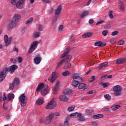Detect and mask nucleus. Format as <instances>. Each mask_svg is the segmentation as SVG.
<instances>
[{"instance_id":"obj_63","label":"nucleus","mask_w":126,"mask_h":126,"mask_svg":"<svg viewBox=\"0 0 126 126\" xmlns=\"http://www.w3.org/2000/svg\"><path fill=\"white\" fill-rule=\"evenodd\" d=\"M38 30L39 31H43V29L42 28V26L41 25H39Z\"/></svg>"},{"instance_id":"obj_27","label":"nucleus","mask_w":126,"mask_h":126,"mask_svg":"<svg viewBox=\"0 0 126 126\" xmlns=\"http://www.w3.org/2000/svg\"><path fill=\"white\" fill-rule=\"evenodd\" d=\"M7 98L9 101H11L12 99L14 98V94H8Z\"/></svg>"},{"instance_id":"obj_3","label":"nucleus","mask_w":126,"mask_h":126,"mask_svg":"<svg viewBox=\"0 0 126 126\" xmlns=\"http://www.w3.org/2000/svg\"><path fill=\"white\" fill-rule=\"evenodd\" d=\"M71 55H68L66 58H65L64 59H63L61 60L58 64L56 66V68H58V67H61V65L63 63H67L68 62H70V60H71Z\"/></svg>"},{"instance_id":"obj_60","label":"nucleus","mask_w":126,"mask_h":126,"mask_svg":"<svg viewBox=\"0 0 126 126\" xmlns=\"http://www.w3.org/2000/svg\"><path fill=\"white\" fill-rule=\"evenodd\" d=\"M89 23H90V24H92L94 23V20H93V19L89 20Z\"/></svg>"},{"instance_id":"obj_12","label":"nucleus","mask_w":126,"mask_h":126,"mask_svg":"<svg viewBox=\"0 0 126 126\" xmlns=\"http://www.w3.org/2000/svg\"><path fill=\"white\" fill-rule=\"evenodd\" d=\"M6 71H4L3 70L1 73H0V83L5 78V76H6Z\"/></svg>"},{"instance_id":"obj_57","label":"nucleus","mask_w":126,"mask_h":126,"mask_svg":"<svg viewBox=\"0 0 126 126\" xmlns=\"http://www.w3.org/2000/svg\"><path fill=\"white\" fill-rule=\"evenodd\" d=\"M103 22H104V20H101V21H99L96 24V25H98V24H101V23H103Z\"/></svg>"},{"instance_id":"obj_49","label":"nucleus","mask_w":126,"mask_h":126,"mask_svg":"<svg viewBox=\"0 0 126 126\" xmlns=\"http://www.w3.org/2000/svg\"><path fill=\"white\" fill-rule=\"evenodd\" d=\"M76 81H77V82H78V83H79V84L80 83H81V82H83V80L81 77H80V79L78 78L77 79H76Z\"/></svg>"},{"instance_id":"obj_20","label":"nucleus","mask_w":126,"mask_h":126,"mask_svg":"<svg viewBox=\"0 0 126 126\" xmlns=\"http://www.w3.org/2000/svg\"><path fill=\"white\" fill-rule=\"evenodd\" d=\"M41 61H42L41 57H36L33 59V62L36 64H39L41 63Z\"/></svg>"},{"instance_id":"obj_10","label":"nucleus","mask_w":126,"mask_h":126,"mask_svg":"<svg viewBox=\"0 0 126 126\" xmlns=\"http://www.w3.org/2000/svg\"><path fill=\"white\" fill-rule=\"evenodd\" d=\"M54 117V114L51 113L49 115V116H47L45 121H44V124L45 125H49L51 122H52V119H53Z\"/></svg>"},{"instance_id":"obj_61","label":"nucleus","mask_w":126,"mask_h":126,"mask_svg":"<svg viewBox=\"0 0 126 126\" xmlns=\"http://www.w3.org/2000/svg\"><path fill=\"white\" fill-rule=\"evenodd\" d=\"M59 31H62V30H63V25H61L60 27H59Z\"/></svg>"},{"instance_id":"obj_25","label":"nucleus","mask_w":126,"mask_h":126,"mask_svg":"<svg viewBox=\"0 0 126 126\" xmlns=\"http://www.w3.org/2000/svg\"><path fill=\"white\" fill-rule=\"evenodd\" d=\"M93 35L92 32H88L85 34H83V38H89V37H91Z\"/></svg>"},{"instance_id":"obj_56","label":"nucleus","mask_w":126,"mask_h":126,"mask_svg":"<svg viewBox=\"0 0 126 126\" xmlns=\"http://www.w3.org/2000/svg\"><path fill=\"white\" fill-rule=\"evenodd\" d=\"M35 38H38L40 37V33L38 32H36V33L35 34Z\"/></svg>"},{"instance_id":"obj_19","label":"nucleus","mask_w":126,"mask_h":126,"mask_svg":"<svg viewBox=\"0 0 126 126\" xmlns=\"http://www.w3.org/2000/svg\"><path fill=\"white\" fill-rule=\"evenodd\" d=\"M17 24V23L16 22H15L13 20L9 23L8 27L9 28H14V27H15L16 26V25Z\"/></svg>"},{"instance_id":"obj_9","label":"nucleus","mask_w":126,"mask_h":126,"mask_svg":"<svg viewBox=\"0 0 126 126\" xmlns=\"http://www.w3.org/2000/svg\"><path fill=\"white\" fill-rule=\"evenodd\" d=\"M57 77H58V75H57V72L54 71L52 73L51 77H49L48 80L51 82V83H54V82L56 79H57Z\"/></svg>"},{"instance_id":"obj_42","label":"nucleus","mask_w":126,"mask_h":126,"mask_svg":"<svg viewBox=\"0 0 126 126\" xmlns=\"http://www.w3.org/2000/svg\"><path fill=\"white\" fill-rule=\"evenodd\" d=\"M80 116H79V117H78L79 121L80 122H82L83 121H85V118L83 116H81V114H80Z\"/></svg>"},{"instance_id":"obj_37","label":"nucleus","mask_w":126,"mask_h":126,"mask_svg":"<svg viewBox=\"0 0 126 126\" xmlns=\"http://www.w3.org/2000/svg\"><path fill=\"white\" fill-rule=\"evenodd\" d=\"M104 115L103 114H97L93 116L94 119H100V118H103Z\"/></svg>"},{"instance_id":"obj_35","label":"nucleus","mask_w":126,"mask_h":126,"mask_svg":"<svg viewBox=\"0 0 126 126\" xmlns=\"http://www.w3.org/2000/svg\"><path fill=\"white\" fill-rule=\"evenodd\" d=\"M33 20H34V18L33 17L30 18V19H28V20H27L26 22V24H27V25H29L30 23H32V22H33Z\"/></svg>"},{"instance_id":"obj_1","label":"nucleus","mask_w":126,"mask_h":126,"mask_svg":"<svg viewBox=\"0 0 126 126\" xmlns=\"http://www.w3.org/2000/svg\"><path fill=\"white\" fill-rule=\"evenodd\" d=\"M19 102H21V105L22 107H25L26 104L27 103V100H28V97L25 94H22L19 98Z\"/></svg>"},{"instance_id":"obj_47","label":"nucleus","mask_w":126,"mask_h":126,"mask_svg":"<svg viewBox=\"0 0 126 126\" xmlns=\"http://www.w3.org/2000/svg\"><path fill=\"white\" fill-rule=\"evenodd\" d=\"M69 53V47H67L65 50L64 54L65 55L67 56Z\"/></svg>"},{"instance_id":"obj_11","label":"nucleus","mask_w":126,"mask_h":126,"mask_svg":"<svg viewBox=\"0 0 126 126\" xmlns=\"http://www.w3.org/2000/svg\"><path fill=\"white\" fill-rule=\"evenodd\" d=\"M16 4L17 8H23V5L25 4V0H20Z\"/></svg>"},{"instance_id":"obj_36","label":"nucleus","mask_w":126,"mask_h":126,"mask_svg":"<svg viewBox=\"0 0 126 126\" xmlns=\"http://www.w3.org/2000/svg\"><path fill=\"white\" fill-rule=\"evenodd\" d=\"M71 73L69 71H65L64 72L62 73L63 76H68L70 75Z\"/></svg>"},{"instance_id":"obj_32","label":"nucleus","mask_w":126,"mask_h":126,"mask_svg":"<svg viewBox=\"0 0 126 126\" xmlns=\"http://www.w3.org/2000/svg\"><path fill=\"white\" fill-rule=\"evenodd\" d=\"M78 82H77L76 80H74L72 81L71 83V85L73 87L76 88L77 86H78Z\"/></svg>"},{"instance_id":"obj_18","label":"nucleus","mask_w":126,"mask_h":126,"mask_svg":"<svg viewBox=\"0 0 126 126\" xmlns=\"http://www.w3.org/2000/svg\"><path fill=\"white\" fill-rule=\"evenodd\" d=\"M59 87H60V82H57L54 86V90H53V94H57V91L59 89Z\"/></svg>"},{"instance_id":"obj_55","label":"nucleus","mask_w":126,"mask_h":126,"mask_svg":"<svg viewBox=\"0 0 126 126\" xmlns=\"http://www.w3.org/2000/svg\"><path fill=\"white\" fill-rule=\"evenodd\" d=\"M64 126H69V123H68V121H64Z\"/></svg>"},{"instance_id":"obj_31","label":"nucleus","mask_w":126,"mask_h":126,"mask_svg":"<svg viewBox=\"0 0 126 126\" xmlns=\"http://www.w3.org/2000/svg\"><path fill=\"white\" fill-rule=\"evenodd\" d=\"M36 104H37V105H42V104L44 103V98H40L36 100Z\"/></svg>"},{"instance_id":"obj_16","label":"nucleus","mask_w":126,"mask_h":126,"mask_svg":"<svg viewBox=\"0 0 126 126\" xmlns=\"http://www.w3.org/2000/svg\"><path fill=\"white\" fill-rule=\"evenodd\" d=\"M62 11V5H60L56 8L55 10V15H59Z\"/></svg>"},{"instance_id":"obj_7","label":"nucleus","mask_w":126,"mask_h":126,"mask_svg":"<svg viewBox=\"0 0 126 126\" xmlns=\"http://www.w3.org/2000/svg\"><path fill=\"white\" fill-rule=\"evenodd\" d=\"M18 84H19V79L18 78H15L12 84L10 85V89L13 90V89H14V86H16V85H18Z\"/></svg>"},{"instance_id":"obj_40","label":"nucleus","mask_w":126,"mask_h":126,"mask_svg":"<svg viewBox=\"0 0 126 126\" xmlns=\"http://www.w3.org/2000/svg\"><path fill=\"white\" fill-rule=\"evenodd\" d=\"M70 66H71V64H70V63H68L67 64H65L63 68H64V69H67V68H70Z\"/></svg>"},{"instance_id":"obj_23","label":"nucleus","mask_w":126,"mask_h":126,"mask_svg":"<svg viewBox=\"0 0 126 126\" xmlns=\"http://www.w3.org/2000/svg\"><path fill=\"white\" fill-rule=\"evenodd\" d=\"M87 88L86 85L83 83L79 84L78 86V89H83V90H85Z\"/></svg>"},{"instance_id":"obj_59","label":"nucleus","mask_w":126,"mask_h":126,"mask_svg":"<svg viewBox=\"0 0 126 126\" xmlns=\"http://www.w3.org/2000/svg\"><path fill=\"white\" fill-rule=\"evenodd\" d=\"M58 16H55L53 17V20L54 21H57V20H58Z\"/></svg>"},{"instance_id":"obj_4","label":"nucleus","mask_w":126,"mask_h":126,"mask_svg":"<svg viewBox=\"0 0 126 126\" xmlns=\"http://www.w3.org/2000/svg\"><path fill=\"white\" fill-rule=\"evenodd\" d=\"M38 42L37 41L33 42L31 44V47L29 50V53L31 54L32 52H34L36 49H37V47H38Z\"/></svg>"},{"instance_id":"obj_46","label":"nucleus","mask_w":126,"mask_h":126,"mask_svg":"<svg viewBox=\"0 0 126 126\" xmlns=\"http://www.w3.org/2000/svg\"><path fill=\"white\" fill-rule=\"evenodd\" d=\"M74 108L75 106H69L68 108V111H69V112H72V111H73L74 110Z\"/></svg>"},{"instance_id":"obj_38","label":"nucleus","mask_w":126,"mask_h":126,"mask_svg":"<svg viewBox=\"0 0 126 126\" xmlns=\"http://www.w3.org/2000/svg\"><path fill=\"white\" fill-rule=\"evenodd\" d=\"M94 112V110L87 109L86 110V115H92V113Z\"/></svg>"},{"instance_id":"obj_5","label":"nucleus","mask_w":126,"mask_h":126,"mask_svg":"<svg viewBox=\"0 0 126 126\" xmlns=\"http://www.w3.org/2000/svg\"><path fill=\"white\" fill-rule=\"evenodd\" d=\"M56 107H57V102H56V101L53 100L50 101V102L48 103L46 108V109H55Z\"/></svg>"},{"instance_id":"obj_26","label":"nucleus","mask_w":126,"mask_h":126,"mask_svg":"<svg viewBox=\"0 0 126 126\" xmlns=\"http://www.w3.org/2000/svg\"><path fill=\"white\" fill-rule=\"evenodd\" d=\"M71 92H72V90L71 89H67L63 91V94H64V95H69V94H71Z\"/></svg>"},{"instance_id":"obj_48","label":"nucleus","mask_w":126,"mask_h":126,"mask_svg":"<svg viewBox=\"0 0 126 126\" xmlns=\"http://www.w3.org/2000/svg\"><path fill=\"white\" fill-rule=\"evenodd\" d=\"M116 42H117V39L116 38H112L110 41V42L111 44H115V43H116Z\"/></svg>"},{"instance_id":"obj_13","label":"nucleus","mask_w":126,"mask_h":126,"mask_svg":"<svg viewBox=\"0 0 126 126\" xmlns=\"http://www.w3.org/2000/svg\"><path fill=\"white\" fill-rule=\"evenodd\" d=\"M20 19H21V16H20V15L16 14L14 15L12 20L15 21L16 23H18V22L20 21Z\"/></svg>"},{"instance_id":"obj_34","label":"nucleus","mask_w":126,"mask_h":126,"mask_svg":"<svg viewBox=\"0 0 126 126\" xmlns=\"http://www.w3.org/2000/svg\"><path fill=\"white\" fill-rule=\"evenodd\" d=\"M73 78L74 80H76L77 79H80V76L78 73H74L73 75Z\"/></svg>"},{"instance_id":"obj_54","label":"nucleus","mask_w":126,"mask_h":126,"mask_svg":"<svg viewBox=\"0 0 126 126\" xmlns=\"http://www.w3.org/2000/svg\"><path fill=\"white\" fill-rule=\"evenodd\" d=\"M95 76H92L90 79V82H92V81H94L95 80Z\"/></svg>"},{"instance_id":"obj_41","label":"nucleus","mask_w":126,"mask_h":126,"mask_svg":"<svg viewBox=\"0 0 126 126\" xmlns=\"http://www.w3.org/2000/svg\"><path fill=\"white\" fill-rule=\"evenodd\" d=\"M100 85H101V86H103V88H106V87H108V86H109V85H108V83H103V82H101L100 83Z\"/></svg>"},{"instance_id":"obj_28","label":"nucleus","mask_w":126,"mask_h":126,"mask_svg":"<svg viewBox=\"0 0 126 126\" xmlns=\"http://www.w3.org/2000/svg\"><path fill=\"white\" fill-rule=\"evenodd\" d=\"M89 14V12L88 11H84L80 15L81 18H83V17H85L87 15Z\"/></svg>"},{"instance_id":"obj_17","label":"nucleus","mask_w":126,"mask_h":126,"mask_svg":"<svg viewBox=\"0 0 126 126\" xmlns=\"http://www.w3.org/2000/svg\"><path fill=\"white\" fill-rule=\"evenodd\" d=\"M59 99L61 101H63V102H67L68 101V98L65 95L63 94L59 96Z\"/></svg>"},{"instance_id":"obj_14","label":"nucleus","mask_w":126,"mask_h":126,"mask_svg":"<svg viewBox=\"0 0 126 126\" xmlns=\"http://www.w3.org/2000/svg\"><path fill=\"white\" fill-rule=\"evenodd\" d=\"M106 45V43L102 42L100 41H96L94 44V45L95 47H105Z\"/></svg>"},{"instance_id":"obj_2","label":"nucleus","mask_w":126,"mask_h":126,"mask_svg":"<svg viewBox=\"0 0 126 126\" xmlns=\"http://www.w3.org/2000/svg\"><path fill=\"white\" fill-rule=\"evenodd\" d=\"M113 90L114 92V94L115 96H121V95H122L123 88L121 86L117 85L114 87Z\"/></svg>"},{"instance_id":"obj_51","label":"nucleus","mask_w":126,"mask_h":126,"mask_svg":"<svg viewBox=\"0 0 126 126\" xmlns=\"http://www.w3.org/2000/svg\"><path fill=\"white\" fill-rule=\"evenodd\" d=\"M102 34L103 35V36H107V35H108V31L107 30L103 31L102 32Z\"/></svg>"},{"instance_id":"obj_52","label":"nucleus","mask_w":126,"mask_h":126,"mask_svg":"<svg viewBox=\"0 0 126 126\" xmlns=\"http://www.w3.org/2000/svg\"><path fill=\"white\" fill-rule=\"evenodd\" d=\"M117 34H119V32L115 31L112 32L111 35H112V36H116L117 35Z\"/></svg>"},{"instance_id":"obj_33","label":"nucleus","mask_w":126,"mask_h":126,"mask_svg":"<svg viewBox=\"0 0 126 126\" xmlns=\"http://www.w3.org/2000/svg\"><path fill=\"white\" fill-rule=\"evenodd\" d=\"M125 61H126V58L118 59L116 61V63H118V64H121V63H124Z\"/></svg>"},{"instance_id":"obj_62","label":"nucleus","mask_w":126,"mask_h":126,"mask_svg":"<svg viewBox=\"0 0 126 126\" xmlns=\"http://www.w3.org/2000/svg\"><path fill=\"white\" fill-rule=\"evenodd\" d=\"M87 94H88V95H89L90 94H93V91L91 90L89 91L87 93Z\"/></svg>"},{"instance_id":"obj_21","label":"nucleus","mask_w":126,"mask_h":126,"mask_svg":"<svg viewBox=\"0 0 126 126\" xmlns=\"http://www.w3.org/2000/svg\"><path fill=\"white\" fill-rule=\"evenodd\" d=\"M118 3L120 5V10L125 11V4L122 1H119Z\"/></svg>"},{"instance_id":"obj_58","label":"nucleus","mask_w":126,"mask_h":126,"mask_svg":"<svg viewBox=\"0 0 126 126\" xmlns=\"http://www.w3.org/2000/svg\"><path fill=\"white\" fill-rule=\"evenodd\" d=\"M52 114H53V117L54 116H56V117H59V116H60V113L59 112H56L55 113H52Z\"/></svg>"},{"instance_id":"obj_22","label":"nucleus","mask_w":126,"mask_h":126,"mask_svg":"<svg viewBox=\"0 0 126 126\" xmlns=\"http://www.w3.org/2000/svg\"><path fill=\"white\" fill-rule=\"evenodd\" d=\"M108 64H109V62H108L103 63L99 65L98 68L101 69V68H103V67H107V66H108Z\"/></svg>"},{"instance_id":"obj_15","label":"nucleus","mask_w":126,"mask_h":126,"mask_svg":"<svg viewBox=\"0 0 126 126\" xmlns=\"http://www.w3.org/2000/svg\"><path fill=\"white\" fill-rule=\"evenodd\" d=\"M48 91L49 88H48V85H47L43 88V90L41 92V94L43 95H47V94H48Z\"/></svg>"},{"instance_id":"obj_30","label":"nucleus","mask_w":126,"mask_h":126,"mask_svg":"<svg viewBox=\"0 0 126 126\" xmlns=\"http://www.w3.org/2000/svg\"><path fill=\"white\" fill-rule=\"evenodd\" d=\"M79 116H80V114H79L78 112L70 114V117L71 118H78Z\"/></svg>"},{"instance_id":"obj_29","label":"nucleus","mask_w":126,"mask_h":126,"mask_svg":"<svg viewBox=\"0 0 126 126\" xmlns=\"http://www.w3.org/2000/svg\"><path fill=\"white\" fill-rule=\"evenodd\" d=\"M44 88V83H41L38 85V87L36 89V91L39 92L40 90H42Z\"/></svg>"},{"instance_id":"obj_45","label":"nucleus","mask_w":126,"mask_h":126,"mask_svg":"<svg viewBox=\"0 0 126 126\" xmlns=\"http://www.w3.org/2000/svg\"><path fill=\"white\" fill-rule=\"evenodd\" d=\"M10 62L12 63H17V60L16 59H10Z\"/></svg>"},{"instance_id":"obj_6","label":"nucleus","mask_w":126,"mask_h":126,"mask_svg":"<svg viewBox=\"0 0 126 126\" xmlns=\"http://www.w3.org/2000/svg\"><path fill=\"white\" fill-rule=\"evenodd\" d=\"M18 68V66L16 65H12V66L4 69V71H6V73H7V71H11V73H12L13 72H14L15 71L16 69H17Z\"/></svg>"},{"instance_id":"obj_8","label":"nucleus","mask_w":126,"mask_h":126,"mask_svg":"<svg viewBox=\"0 0 126 126\" xmlns=\"http://www.w3.org/2000/svg\"><path fill=\"white\" fill-rule=\"evenodd\" d=\"M12 38L11 37L8 38V35H5L4 37V40L5 42V47H7L9 44H10V42H11V40Z\"/></svg>"},{"instance_id":"obj_43","label":"nucleus","mask_w":126,"mask_h":126,"mask_svg":"<svg viewBox=\"0 0 126 126\" xmlns=\"http://www.w3.org/2000/svg\"><path fill=\"white\" fill-rule=\"evenodd\" d=\"M108 15L110 18H114V16L113 15V11H112V10H109V12H108Z\"/></svg>"},{"instance_id":"obj_24","label":"nucleus","mask_w":126,"mask_h":126,"mask_svg":"<svg viewBox=\"0 0 126 126\" xmlns=\"http://www.w3.org/2000/svg\"><path fill=\"white\" fill-rule=\"evenodd\" d=\"M120 108H121V105L117 104L111 107L110 108L111 109L112 111H116V110L120 109Z\"/></svg>"},{"instance_id":"obj_39","label":"nucleus","mask_w":126,"mask_h":126,"mask_svg":"<svg viewBox=\"0 0 126 126\" xmlns=\"http://www.w3.org/2000/svg\"><path fill=\"white\" fill-rule=\"evenodd\" d=\"M104 98H105L106 100L107 101H110L111 100V95L109 94H106L104 95Z\"/></svg>"},{"instance_id":"obj_53","label":"nucleus","mask_w":126,"mask_h":126,"mask_svg":"<svg viewBox=\"0 0 126 126\" xmlns=\"http://www.w3.org/2000/svg\"><path fill=\"white\" fill-rule=\"evenodd\" d=\"M118 44H119V45H125V41L121 40L118 42Z\"/></svg>"},{"instance_id":"obj_64","label":"nucleus","mask_w":126,"mask_h":126,"mask_svg":"<svg viewBox=\"0 0 126 126\" xmlns=\"http://www.w3.org/2000/svg\"><path fill=\"white\" fill-rule=\"evenodd\" d=\"M66 55H65V53H64V54H62V55H61V56H60V58H64V57H66Z\"/></svg>"},{"instance_id":"obj_44","label":"nucleus","mask_w":126,"mask_h":126,"mask_svg":"<svg viewBox=\"0 0 126 126\" xmlns=\"http://www.w3.org/2000/svg\"><path fill=\"white\" fill-rule=\"evenodd\" d=\"M20 0H12L11 1V3H12V4H13V5H15V4H16L18 1H19Z\"/></svg>"},{"instance_id":"obj_50","label":"nucleus","mask_w":126,"mask_h":126,"mask_svg":"<svg viewBox=\"0 0 126 126\" xmlns=\"http://www.w3.org/2000/svg\"><path fill=\"white\" fill-rule=\"evenodd\" d=\"M17 62L18 63H22V58L21 57H18Z\"/></svg>"}]
</instances>
